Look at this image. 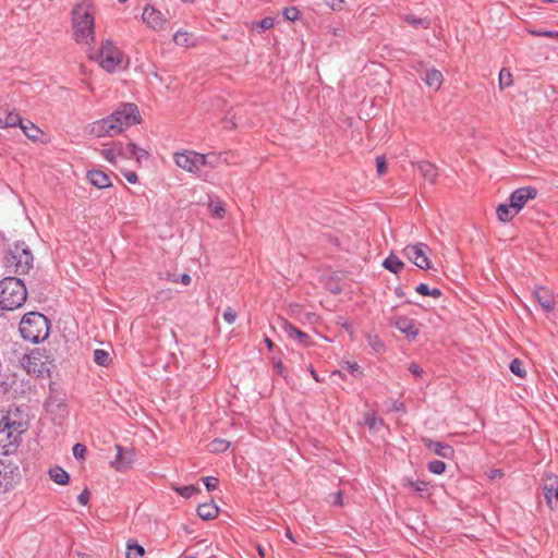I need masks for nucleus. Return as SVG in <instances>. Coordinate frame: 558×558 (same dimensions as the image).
<instances>
[{"instance_id": "8", "label": "nucleus", "mask_w": 558, "mask_h": 558, "mask_svg": "<svg viewBox=\"0 0 558 558\" xmlns=\"http://www.w3.org/2000/svg\"><path fill=\"white\" fill-rule=\"evenodd\" d=\"M430 251L425 243H417L415 245H408L403 248V254L420 269L432 268L430 260L427 253Z\"/></svg>"}, {"instance_id": "41", "label": "nucleus", "mask_w": 558, "mask_h": 558, "mask_svg": "<svg viewBox=\"0 0 558 558\" xmlns=\"http://www.w3.org/2000/svg\"><path fill=\"white\" fill-rule=\"evenodd\" d=\"M427 470L436 475H440L446 471V463L441 460H433L427 463Z\"/></svg>"}, {"instance_id": "14", "label": "nucleus", "mask_w": 558, "mask_h": 558, "mask_svg": "<svg viewBox=\"0 0 558 558\" xmlns=\"http://www.w3.org/2000/svg\"><path fill=\"white\" fill-rule=\"evenodd\" d=\"M401 486L405 489H409L421 499H427L432 495L430 483L423 480L403 477L401 480Z\"/></svg>"}, {"instance_id": "29", "label": "nucleus", "mask_w": 558, "mask_h": 558, "mask_svg": "<svg viewBox=\"0 0 558 558\" xmlns=\"http://www.w3.org/2000/svg\"><path fill=\"white\" fill-rule=\"evenodd\" d=\"M497 217L502 222H509L518 214L512 209L511 203L500 204L496 209Z\"/></svg>"}, {"instance_id": "6", "label": "nucleus", "mask_w": 558, "mask_h": 558, "mask_svg": "<svg viewBox=\"0 0 558 558\" xmlns=\"http://www.w3.org/2000/svg\"><path fill=\"white\" fill-rule=\"evenodd\" d=\"M33 254L25 242H16L4 257L5 266L15 274L24 275L33 267Z\"/></svg>"}, {"instance_id": "2", "label": "nucleus", "mask_w": 558, "mask_h": 558, "mask_svg": "<svg viewBox=\"0 0 558 558\" xmlns=\"http://www.w3.org/2000/svg\"><path fill=\"white\" fill-rule=\"evenodd\" d=\"M27 296L23 280L16 277H5L0 281V307L13 311L21 307Z\"/></svg>"}, {"instance_id": "40", "label": "nucleus", "mask_w": 558, "mask_h": 558, "mask_svg": "<svg viewBox=\"0 0 558 558\" xmlns=\"http://www.w3.org/2000/svg\"><path fill=\"white\" fill-rule=\"evenodd\" d=\"M509 368L512 374L517 375L520 378H524L526 376L524 364L519 359H513L509 365Z\"/></svg>"}, {"instance_id": "10", "label": "nucleus", "mask_w": 558, "mask_h": 558, "mask_svg": "<svg viewBox=\"0 0 558 558\" xmlns=\"http://www.w3.org/2000/svg\"><path fill=\"white\" fill-rule=\"evenodd\" d=\"M46 356L38 350L32 351L23 359V366L26 372L36 377H44L46 373H49V368L45 361Z\"/></svg>"}, {"instance_id": "22", "label": "nucleus", "mask_w": 558, "mask_h": 558, "mask_svg": "<svg viewBox=\"0 0 558 558\" xmlns=\"http://www.w3.org/2000/svg\"><path fill=\"white\" fill-rule=\"evenodd\" d=\"M89 183L97 189H107L111 186V181L107 173L101 170H89L87 172Z\"/></svg>"}, {"instance_id": "19", "label": "nucleus", "mask_w": 558, "mask_h": 558, "mask_svg": "<svg viewBox=\"0 0 558 558\" xmlns=\"http://www.w3.org/2000/svg\"><path fill=\"white\" fill-rule=\"evenodd\" d=\"M143 22L154 29L163 28L167 20L163 14L154 7H146L142 14Z\"/></svg>"}, {"instance_id": "50", "label": "nucleus", "mask_w": 558, "mask_h": 558, "mask_svg": "<svg viewBox=\"0 0 558 558\" xmlns=\"http://www.w3.org/2000/svg\"><path fill=\"white\" fill-rule=\"evenodd\" d=\"M343 367L355 377L362 374L360 365L355 362L345 361Z\"/></svg>"}, {"instance_id": "63", "label": "nucleus", "mask_w": 558, "mask_h": 558, "mask_svg": "<svg viewBox=\"0 0 558 558\" xmlns=\"http://www.w3.org/2000/svg\"><path fill=\"white\" fill-rule=\"evenodd\" d=\"M213 211L216 217L222 218L226 210L222 206H216Z\"/></svg>"}, {"instance_id": "55", "label": "nucleus", "mask_w": 558, "mask_h": 558, "mask_svg": "<svg viewBox=\"0 0 558 558\" xmlns=\"http://www.w3.org/2000/svg\"><path fill=\"white\" fill-rule=\"evenodd\" d=\"M409 372L416 377H421L424 374V369L416 363H411L409 365Z\"/></svg>"}, {"instance_id": "59", "label": "nucleus", "mask_w": 558, "mask_h": 558, "mask_svg": "<svg viewBox=\"0 0 558 558\" xmlns=\"http://www.w3.org/2000/svg\"><path fill=\"white\" fill-rule=\"evenodd\" d=\"M332 504L336 505V506H343V494L342 492H337L336 494H333V500H332Z\"/></svg>"}, {"instance_id": "60", "label": "nucleus", "mask_w": 558, "mask_h": 558, "mask_svg": "<svg viewBox=\"0 0 558 558\" xmlns=\"http://www.w3.org/2000/svg\"><path fill=\"white\" fill-rule=\"evenodd\" d=\"M372 347L376 352H380L384 349V343L376 337L373 342H371Z\"/></svg>"}, {"instance_id": "36", "label": "nucleus", "mask_w": 558, "mask_h": 558, "mask_svg": "<svg viewBox=\"0 0 558 558\" xmlns=\"http://www.w3.org/2000/svg\"><path fill=\"white\" fill-rule=\"evenodd\" d=\"M230 442L226 439L216 438L208 445L209 451L215 453L225 452L229 449Z\"/></svg>"}, {"instance_id": "46", "label": "nucleus", "mask_w": 558, "mask_h": 558, "mask_svg": "<svg viewBox=\"0 0 558 558\" xmlns=\"http://www.w3.org/2000/svg\"><path fill=\"white\" fill-rule=\"evenodd\" d=\"M203 483L208 492L215 490L219 485V480L215 476L203 477Z\"/></svg>"}, {"instance_id": "28", "label": "nucleus", "mask_w": 558, "mask_h": 558, "mask_svg": "<svg viewBox=\"0 0 558 558\" xmlns=\"http://www.w3.org/2000/svg\"><path fill=\"white\" fill-rule=\"evenodd\" d=\"M442 78L444 77H442L441 72L436 69H433V70L427 71V73L423 80L428 87H430L435 90H438L441 86Z\"/></svg>"}, {"instance_id": "26", "label": "nucleus", "mask_w": 558, "mask_h": 558, "mask_svg": "<svg viewBox=\"0 0 558 558\" xmlns=\"http://www.w3.org/2000/svg\"><path fill=\"white\" fill-rule=\"evenodd\" d=\"M19 126L25 136L32 141H37L43 134V131L29 120H22Z\"/></svg>"}, {"instance_id": "37", "label": "nucleus", "mask_w": 558, "mask_h": 558, "mask_svg": "<svg viewBox=\"0 0 558 558\" xmlns=\"http://www.w3.org/2000/svg\"><path fill=\"white\" fill-rule=\"evenodd\" d=\"M174 490L183 498H191L194 495L201 493V488L197 485H186L181 487H174Z\"/></svg>"}, {"instance_id": "30", "label": "nucleus", "mask_w": 558, "mask_h": 558, "mask_svg": "<svg viewBox=\"0 0 558 558\" xmlns=\"http://www.w3.org/2000/svg\"><path fill=\"white\" fill-rule=\"evenodd\" d=\"M145 555V549L136 539L130 538L126 543V558H138Z\"/></svg>"}, {"instance_id": "25", "label": "nucleus", "mask_w": 558, "mask_h": 558, "mask_svg": "<svg viewBox=\"0 0 558 558\" xmlns=\"http://www.w3.org/2000/svg\"><path fill=\"white\" fill-rule=\"evenodd\" d=\"M116 126L108 124L106 119L98 120L92 124L90 133L97 137L101 136H114L113 132Z\"/></svg>"}, {"instance_id": "34", "label": "nucleus", "mask_w": 558, "mask_h": 558, "mask_svg": "<svg viewBox=\"0 0 558 558\" xmlns=\"http://www.w3.org/2000/svg\"><path fill=\"white\" fill-rule=\"evenodd\" d=\"M128 149H129V158H135L136 161H141L142 159H147L149 157V154L147 150L138 147L135 143L129 142L128 143Z\"/></svg>"}, {"instance_id": "52", "label": "nucleus", "mask_w": 558, "mask_h": 558, "mask_svg": "<svg viewBox=\"0 0 558 558\" xmlns=\"http://www.w3.org/2000/svg\"><path fill=\"white\" fill-rule=\"evenodd\" d=\"M323 1L332 11H341V10H343L344 0H323Z\"/></svg>"}, {"instance_id": "23", "label": "nucleus", "mask_w": 558, "mask_h": 558, "mask_svg": "<svg viewBox=\"0 0 558 558\" xmlns=\"http://www.w3.org/2000/svg\"><path fill=\"white\" fill-rule=\"evenodd\" d=\"M197 514L203 520H213L219 514V507L213 500L199 504L197 507Z\"/></svg>"}, {"instance_id": "61", "label": "nucleus", "mask_w": 558, "mask_h": 558, "mask_svg": "<svg viewBox=\"0 0 558 558\" xmlns=\"http://www.w3.org/2000/svg\"><path fill=\"white\" fill-rule=\"evenodd\" d=\"M191 276L189 274H182L179 276V281L184 286H189L191 283Z\"/></svg>"}, {"instance_id": "56", "label": "nucleus", "mask_w": 558, "mask_h": 558, "mask_svg": "<svg viewBox=\"0 0 558 558\" xmlns=\"http://www.w3.org/2000/svg\"><path fill=\"white\" fill-rule=\"evenodd\" d=\"M429 289L430 288L426 283H420L418 286H416L415 291L421 295L428 296Z\"/></svg>"}, {"instance_id": "15", "label": "nucleus", "mask_w": 558, "mask_h": 558, "mask_svg": "<svg viewBox=\"0 0 558 558\" xmlns=\"http://www.w3.org/2000/svg\"><path fill=\"white\" fill-rule=\"evenodd\" d=\"M532 296L545 313H550L555 310V298L549 289L545 287H536L532 292Z\"/></svg>"}, {"instance_id": "58", "label": "nucleus", "mask_w": 558, "mask_h": 558, "mask_svg": "<svg viewBox=\"0 0 558 558\" xmlns=\"http://www.w3.org/2000/svg\"><path fill=\"white\" fill-rule=\"evenodd\" d=\"M407 21L411 23L414 26L423 25L425 28L427 27L428 23L425 20L422 19H415V17H407Z\"/></svg>"}, {"instance_id": "48", "label": "nucleus", "mask_w": 558, "mask_h": 558, "mask_svg": "<svg viewBox=\"0 0 558 558\" xmlns=\"http://www.w3.org/2000/svg\"><path fill=\"white\" fill-rule=\"evenodd\" d=\"M87 448L83 444H75L72 448V453L76 459H84Z\"/></svg>"}, {"instance_id": "64", "label": "nucleus", "mask_w": 558, "mask_h": 558, "mask_svg": "<svg viewBox=\"0 0 558 558\" xmlns=\"http://www.w3.org/2000/svg\"><path fill=\"white\" fill-rule=\"evenodd\" d=\"M543 37L558 38V31H544Z\"/></svg>"}, {"instance_id": "42", "label": "nucleus", "mask_w": 558, "mask_h": 558, "mask_svg": "<svg viewBox=\"0 0 558 558\" xmlns=\"http://www.w3.org/2000/svg\"><path fill=\"white\" fill-rule=\"evenodd\" d=\"M365 424L371 429H378L380 426L384 425L383 418L377 417L374 413L373 414H366L365 416Z\"/></svg>"}, {"instance_id": "35", "label": "nucleus", "mask_w": 558, "mask_h": 558, "mask_svg": "<svg viewBox=\"0 0 558 558\" xmlns=\"http://www.w3.org/2000/svg\"><path fill=\"white\" fill-rule=\"evenodd\" d=\"M2 114L4 116L7 128L19 126L22 123L23 119L17 112L2 109Z\"/></svg>"}, {"instance_id": "32", "label": "nucleus", "mask_w": 558, "mask_h": 558, "mask_svg": "<svg viewBox=\"0 0 558 558\" xmlns=\"http://www.w3.org/2000/svg\"><path fill=\"white\" fill-rule=\"evenodd\" d=\"M221 159V155H218L216 153H209V154H201L199 153V162L201 167H209V168H216Z\"/></svg>"}, {"instance_id": "39", "label": "nucleus", "mask_w": 558, "mask_h": 558, "mask_svg": "<svg viewBox=\"0 0 558 558\" xmlns=\"http://www.w3.org/2000/svg\"><path fill=\"white\" fill-rule=\"evenodd\" d=\"M513 84L511 72L502 68L499 72V87L500 89H505Z\"/></svg>"}, {"instance_id": "62", "label": "nucleus", "mask_w": 558, "mask_h": 558, "mask_svg": "<svg viewBox=\"0 0 558 558\" xmlns=\"http://www.w3.org/2000/svg\"><path fill=\"white\" fill-rule=\"evenodd\" d=\"M442 295V292L440 289L438 288H433V289H429V295L428 296H432V298H435V299H438Z\"/></svg>"}, {"instance_id": "49", "label": "nucleus", "mask_w": 558, "mask_h": 558, "mask_svg": "<svg viewBox=\"0 0 558 558\" xmlns=\"http://www.w3.org/2000/svg\"><path fill=\"white\" fill-rule=\"evenodd\" d=\"M100 155L111 165H116V153L113 147L110 148H104L100 150Z\"/></svg>"}, {"instance_id": "13", "label": "nucleus", "mask_w": 558, "mask_h": 558, "mask_svg": "<svg viewBox=\"0 0 558 558\" xmlns=\"http://www.w3.org/2000/svg\"><path fill=\"white\" fill-rule=\"evenodd\" d=\"M175 165L191 173H198L201 168L199 153L185 150L174 154Z\"/></svg>"}, {"instance_id": "47", "label": "nucleus", "mask_w": 558, "mask_h": 558, "mask_svg": "<svg viewBox=\"0 0 558 558\" xmlns=\"http://www.w3.org/2000/svg\"><path fill=\"white\" fill-rule=\"evenodd\" d=\"M274 25L275 19L270 16H266L256 23V26L259 27L262 31L270 29L274 27Z\"/></svg>"}, {"instance_id": "53", "label": "nucleus", "mask_w": 558, "mask_h": 558, "mask_svg": "<svg viewBox=\"0 0 558 558\" xmlns=\"http://www.w3.org/2000/svg\"><path fill=\"white\" fill-rule=\"evenodd\" d=\"M223 318L228 324H233L236 319L235 311L231 307H228L223 313Z\"/></svg>"}, {"instance_id": "5", "label": "nucleus", "mask_w": 558, "mask_h": 558, "mask_svg": "<svg viewBox=\"0 0 558 558\" xmlns=\"http://www.w3.org/2000/svg\"><path fill=\"white\" fill-rule=\"evenodd\" d=\"M108 124L114 128L113 135L120 134L124 129L141 122L138 108L135 104L124 102L120 105L110 116L105 118Z\"/></svg>"}, {"instance_id": "20", "label": "nucleus", "mask_w": 558, "mask_h": 558, "mask_svg": "<svg viewBox=\"0 0 558 558\" xmlns=\"http://www.w3.org/2000/svg\"><path fill=\"white\" fill-rule=\"evenodd\" d=\"M393 326L410 339H414L418 335L415 320L407 316H398L393 322Z\"/></svg>"}, {"instance_id": "54", "label": "nucleus", "mask_w": 558, "mask_h": 558, "mask_svg": "<svg viewBox=\"0 0 558 558\" xmlns=\"http://www.w3.org/2000/svg\"><path fill=\"white\" fill-rule=\"evenodd\" d=\"M90 493L88 488H85L77 497V501L82 506H86L89 501Z\"/></svg>"}, {"instance_id": "9", "label": "nucleus", "mask_w": 558, "mask_h": 558, "mask_svg": "<svg viewBox=\"0 0 558 558\" xmlns=\"http://www.w3.org/2000/svg\"><path fill=\"white\" fill-rule=\"evenodd\" d=\"M19 480V468L10 462L0 460V495L13 489Z\"/></svg>"}, {"instance_id": "24", "label": "nucleus", "mask_w": 558, "mask_h": 558, "mask_svg": "<svg viewBox=\"0 0 558 558\" xmlns=\"http://www.w3.org/2000/svg\"><path fill=\"white\" fill-rule=\"evenodd\" d=\"M417 168H418L422 177L426 181H428L432 184H434L436 182L438 172H437V168L434 163L423 160V161L418 162Z\"/></svg>"}, {"instance_id": "21", "label": "nucleus", "mask_w": 558, "mask_h": 558, "mask_svg": "<svg viewBox=\"0 0 558 558\" xmlns=\"http://www.w3.org/2000/svg\"><path fill=\"white\" fill-rule=\"evenodd\" d=\"M543 493L546 504L549 508H553V499L558 500V477L556 475L549 474L546 476L543 485Z\"/></svg>"}, {"instance_id": "51", "label": "nucleus", "mask_w": 558, "mask_h": 558, "mask_svg": "<svg viewBox=\"0 0 558 558\" xmlns=\"http://www.w3.org/2000/svg\"><path fill=\"white\" fill-rule=\"evenodd\" d=\"M376 169L379 177L384 175L387 172V162L384 156L376 157Z\"/></svg>"}, {"instance_id": "31", "label": "nucleus", "mask_w": 558, "mask_h": 558, "mask_svg": "<svg viewBox=\"0 0 558 558\" xmlns=\"http://www.w3.org/2000/svg\"><path fill=\"white\" fill-rule=\"evenodd\" d=\"M383 267L393 274H398L404 267V264L401 259L398 258V256H396L393 253H391L384 260Z\"/></svg>"}, {"instance_id": "27", "label": "nucleus", "mask_w": 558, "mask_h": 558, "mask_svg": "<svg viewBox=\"0 0 558 558\" xmlns=\"http://www.w3.org/2000/svg\"><path fill=\"white\" fill-rule=\"evenodd\" d=\"M49 477L56 484L66 485L70 482L69 473L61 466H53L48 471Z\"/></svg>"}, {"instance_id": "45", "label": "nucleus", "mask_w": 558, "mask_h": 558, "mask_svg": "<svg viewBox=\"0 0 558 558\" xmlns=\"http://www.w3.org/2000/svg\"><path fill=\"white\" fill-rule=\"evenodd\" d=\"M112 147L114 149L116 156L129 158L128 144L124 145L123 143L118 141L112 143Z\"/></svg>"}, {"instance_id": "18", "label": "nucleus", "mask_w": 558, "mask_h": 558, "mask_svg": "<svg viewBox=\"0 0 558 558\" xmlns=\"http://www.w3.org/2000/svg\"><path fill=\"white\" fill-rule=\"evenodd\" d=\"M117 448V456L114 461L111 463L118 471H124L129 468H131L134 458L135 452L131 448H124L120 445L116 446Z\"/></svg>"}, {"instance_id": "7", "label": "nucleus", "mask_w": 558, "mask_h": 558, "mask_svg": "<svg viewBox=\"0 0 558 558\" xmlns=\"http://www.w3.org/2000/svg\"><path fill=\"white\" fill-rule=\"evenodd\" d=\"M0 422L4 427L23 434L28 428L29 417L24 407L11 404Z\"/></svg>"}, {"instance_id": "4", "label": "nucleus", "mask_w": 558, "mask_h": 558, "mask_svg": "<svg viewBox=\"0 0 558 558\" xmlns=\"http://www.w3.org/2000/svg\"><path fill=\"white\" fill-rule=\"evenodd\" d=\"M89 57L97 61L107 72L114 73L122 69L124 56L123 52L113 45L111 39H106L101 43V47Z\"/></svg>"}, {"instance_id": "16", "label": "nucleus", "mask_w": 558, "mask_h": 558, "mask_svg": "<svg viewBox=\"0 0 558 558\" xmlns=\"http://www.w3.org/2000/svg\"><path fill=\"white\" fill-rule=\"evenodd\" d=\"M422 442L429 451L444 459H452L454 456V449L449 444L434 440L428 437H423Z\"/></svg>"}, {"instance_id": "44", "label": "nucleus", "mask_w": 558, "mask_h": 558, "mask_svg": "<svg viewBox=\"0 0 558 558\" xmlns=\"http://www.w3.org/2000/svg\"><path fill=\"white\" fill-rule=\"evenodd\" d=\"M286 20L290 22H294L299 19L300 11L296 7H288L283 9L282 12Z\"/></svg>"}, {"instance_id": "11", "label": "nucleus", "mask_w": 558, "mask_h": 558, "mask_svg": "<svg viewBox=\"0 0 558 558\" xmlns=\"http://www.w3.org/2000/svg\"><path fill=\"white\" fill-rule=\"evenodd\" d=\"M21 441V433L13 430L10 427H4L0 422V454L8 456L13 453Z\"/></svg>"}, {"instance_id": "38", "label": "nucleus", "mask_w": 558, "mask_h": 558, "mask_svg": "<svg viewBox=\"0 0 558 558\" xmlns=\"http://www.w3.org/2000/svg\"><path fill=\"white\" fill-rule=\"evenodd\" d=\"M94 362L100 366H108L111 362V357L106 350L96 349L94 351Z\"/></svg>"}, {"instance_id": "17", "label": "nucleus", "mask_w": 558, "mask_h": 558, "mask_svg": "<svg viewBox=\"0 0 558 558\" xmlns=\"http://www.w3.org/2000/svg\"><path fill=\"white\" fill-rule=\"evenodd\" d=\"M280 327L289 338L294 339L299 344L303 347H310L312 344L311 337L301 329L296 328L288 319L282 318Z\"/></svg>"}, {"instance_id": "12", "label": "nucleus", "mask_w": 558, "mask_h": 558, "mask_svg": "<svg viewBox=\"0 0 558 558\" xmlns=\"http://www.w3.org/2000/svg\"><path fill=\"white\" fill-rule=\"evenodd\" d=\"M538 191L534 186H523L514 190L508 201L511 203L514 213H519L530 199H534Z\"/></svg>"}, {"instance_id": "3", "label": "nucleus", "mask_w": 558, "mask_h": 558, "mask_svg": "<svg viewBox=\"0 0 558 558\" xmlns=\"http://www.w3.org/2000/svg\"><path fill=\"white\" fill-rule=\"evenodd\" d=\"M74 39L78 44L90 45L94 39L95 21L88 5L78 3L72 11Z\"/></svg>"}, {"instance_id": "1", "label": "nucleus", "mask_w": 558, "mask_h": 558, "mask_svg": "<svg viewBox=\"0 0 558 558\" xmlns=\"http://www.w3.org/2000/svg\"><path fill=\"white\" fill-rule=\"evenodd\" d=\"M50 322L39 312L26 313L19 326L21 337L32 343H39L49 336Z\"/></svg>"}, {"instance_id": "33", "label": "nucleus", "mask_w": 558, "mask_h": 558, "mask_svg": "<svg viewBox=\"0 0 558 558\" xmlns=\"http://www.w3.org/2000/svg\"><path fill=\"white\" fill-rule=\"evenodd\" d=\"M173 41L181 47L194 46L193 35L187 32L178 31L173 35Z\"/></svg>"}, {"instance_id": "43", "label": "nucleus", "mask_w": 558, "mask_h": 558, "mask_svg": "<svg viewBox=\"0 0 558 558\" xmlns=\"http://www.w3.org/2000/svg\"><path fill=\"white\" fill-rule=\"evenodd\" d=\"M272 366H274V371L276 372L277 375H279L283 378L288 377V373L286 371V367H284L281 359L274 356L272 357Z\"/></svg>"}, {"instance_id": "57", "label": "nucleus", "mask_w": 558, "mask_h": 558, "mask_svg": "<svg viewBox=\"0 0 558 558\" xmlns=\"http://www.w3.org/2000/svg\"><path fill=\"white\" fill-rule=\"evenodd\" d=\"M123 175L128 182L133 183V184L136 183L138 180V177L134 171H126L123 173Z\"/></svg>"}]
</instances>
